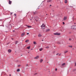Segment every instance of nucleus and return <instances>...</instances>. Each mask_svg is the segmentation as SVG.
Wrapping results in <instances>:
<instances>
[{"label": "nucleus", "mask_w": 76, "mask_h": 76, "mask_svg": "<svg viewBox=\"0 0 76 76\" xmlns=\"http://www.w3.org/2000/svg\"><path fill=\"white\" fill-rule=\"evenodd\" d=\"M71 29L74 30H76V25L72 26L71 27Z\"/></svg>", "instance_id": "1"}, {"label": "nucleus", "mask_w": 76, "mask_h": 76, "mask_svg": "<svg viewBox=\"0 0 76 76\" xmlns=\"http://www.w3.org/2000/svg\"><path fill=\"white\" fill-rule=\"evenodd\" d=\"M45 25H44V24L43 23L42 24V25L41 26V28L42 29H45Z\"/></svg>", "instance_id": "2"}, {"label": "nucleus", "mask_w": 76, "mask_h": 76, "mask_svg": "<svg viewBox=\"0 0 76 76\" xmlns=\"http://www.w3.org/2000/svg\"><path fill=\"white\" fill-rule=\"evenodd\" d=\"M54 35H60V33H56L54 34Z\"/></svg>", "instance_id": "3"}, {"label": "nucleus", "mask_w": 76, "mask_h": 76, "mask_svg": "<svg viewBox=\"0 0 76 76\" xmlns=\"http://www.w3.org/2000/svg\"><path fill=\"white\" fill-rule=\"evenodd\" d=\"M25 33L24 32H23L22 34H21V37H23L25 35Z\"/></svg>", "instance_id": "4"}, {"label": "nucleus", "mask_w": 76, "mask_h": 76, "mask_svg": "<svg viewBox=\"0 0 76 76\" xmlns=\"http://www.w3.org/2000/svg\"><path fill=\"white\" fill-rule=\"evenodd\" d=\"M8 51L9 53H11V52L12 51V50L10 49H9L8 50Z\"/></svg>", "instance_id": "5"}, {"label": "nucleus", "mask_w": 76, "mask_h": 76, "mask_svg": "<svg viewBox=\"0 0 76 76\" xmlns=\"http://www.w3.org/2000/svg\"><path fill=\"white\" fill-rule=\"evenodd\" d=\"M12 1H10V0H9V4H12Z\"/></svg>", "instance_id": "6"}, {"label": "nucleus", "mask_w": 76, "mask_h": 76, "mask_svg": "<svg viewBox=\"0 0 76 76\" xmlns=\"http://www.w3.org/2000/svg\"><path fill=\"white\" fill-rule=\"evenodd\" d=\"M39 57L38 56H37V57H35L34 58L35 59H37V58H39Z\"/></svg>", "instance_id": "7"}, {"label": "nucleus", "mask_w": 76, "mask_h": 76, "mask_svg": "<svg viewBox=\"0 0 76 76\" xmlns=\"http://www.w3.org/2000/svg\"><path fill=\"white\" fill-rule=\"evenodd\" d=\"M67 19V17H65L64 18V20H66Z\"/></svg>", "instance_id": "8"}, {"label": "nucleus", "mask_w": 76, "mask_h": 76, "mask_svg": "<svg viewBox=\"0 0 76 76\" xmlns=\"http://www.w3.org/2000/svg\"><path fill=\"white\" fill-rule=\"evenodd\" d=\"M47 3H50L51 2V0H48L47 1Z\"/></svg>", "instance_id": "9"}, {"label": "nucleus", "mask_w": 76, "mask_h": 76, "mask_svg": "<svg viewBox=\"0 0 76 76\" xmlns=\"http://www.w3.org/2000/svg\"><path fill=\"white\" fill-rule=\"evenodd\" d=\"M42 36V35H41V34H39L38 37H41Z\"/></svg>", "instance_id": "10"}, {"label": "nucleus", "mask_w": 76, "mask_h": 76, "mask_svg": "<svg viewBox=\"0 0 76 76\" xmlns=\"http://www.w3.org/2000/svg\"><path fill=\"white\" fill-rule=\"evenodd\" d=\"M65 3L66 4L67 3V0H65L64 1Z\"/></svg>", "instance_id": "11"}, {"label": "nucleus", "mask_w": 76, "mask_h": 76, "mask_svg": "<svg viewBox=\"0 0 76 76\" xmlns=\"http://www.w3.org/2000/svg\"><path fill=\"white\" fill-rule=\"evenodd\" d=\"M33 14L34 15H36L37 14V12L35 11V12H34Z\"/></svg>", "instance_id": "12"}, {"label": "nucleus", "mask_w": 76, "mask_h": 76, "mask_svg": "<svg viewBox=\"0 0 76 76\" xmlns=\"http://www.w3.org/2000/svg\"><path fill=\"white\" fill-rule=\"evenodd\" d=\"M29 42V40H26L25 41V42Z\"/></svg>", "instance_id": "13"}, {"label": "nucleus", "mask_w": 76, "mask_h": 76, "mask_svg": "<svg viewBox=\"0 0 76 76\" xmlns=\"http://www.w3.org/2000/svg\"><path fill=\"white\" fill-rule=\"evenodd\" d=\"M50 29H48L46 30V32H48V31H50Z\"/></svg>", "instance_id": "14"}, {"label": "nucleus", "mask_w": 76, "mask_h": 76, "mask_svg": "<svg viewBox=\"0 0 76 76\" xmlns=\"http://www.w3.org/2000/svg\"><path fill=\"white\" fill-rule=\"evenodd\" d=\"M57 43L58 44H61V43H60V42L58 41L57 42Z\"/></svg>", "instance_id": "15"}, {"label": "nucleus", "mask_w": 76, "mask_h": 76, "mask_svg": "<svg viewBox=\"0 0 76 76\" xmlns=\"http://www.w3.org/2000/svg\"><path fill=\"white\" fill-rule=\"evenodd\" d=\"M34 44V45H36V44H37V42H33Z\"/></svg>", "instance_id": "16"}, {"label": "nucleus", "mask_w": 76, "mask_h": 76, "mask_svg": "<svg viewBox=\"0 0 76 76\" xmlns=\"http://www.w3.org/2000/svg\"><path fill=\"white\" fill-rule=\"evenodd\" d=\"M43 61V60L42 59H40V63H42V62Z\"/></svg>", "instance_id": "17"}, {"label": "nucleus", "mask_w": 76, "mask_h": 76, "mask_svg": "<svg viewBox=\"0 0 76 76\" xmlns=\"http://www.w3.org/2000/svg\"><path fill=\"white\" fill-rule=\"evenodd\" d=\"M67 52H68V51L67 50H66L64 52V53H65V54H66V53H67Z\"/></svg>", "instance_id": "18"}, {"label": "nucleus", "mask_w": 76, "mask_h": 76, "mask_svg": "<svg viewBox=\"0 0 76 76\" xmlns=\"http://www.w3.org/2000/svg\"><path fill=\"white\" fill-rule=\"evenodd\" d=\"M17 72H20V69H18L17 70Z\"/></svg>", "instance_id": "19"}, {"label": "nucleus", "mask_w": 76, "mask_h": 76, "mask_svg": "<svg viewBox=\"0 0 76 76\" xmlns=\"http://www.w3.org/2000/svg\"><path fill=\"white\" fill-rule=\"evenodd\" d=\"M42 48H41L40 49H39V50L40 51H42Z\"/></svg>", "instance_id": "20"}, {"label": "nucleus", "mask_w": 76, "mask_h": 76, "mask_svg": "<svg viewBox=\"0 0 76 76\" xmlns=\"http://www.w3.org/2000/svg\"><path fill=\"white\" fill-rule=\"evenodd\" d=\"M27 26L28 28H31V26Z\"/></svg>", "instance_id": "21"}, {"label": "nucleus", "mask_w": 76, "mask_h": 76, "mask_svg": "<svg viewBox=\"0 0 76 76\" xmlns=\"http://www.w3.org/2000/svg\"><path fill=\"white\" fill-rule=\"evenodd\" d=\"M30 47H31L29 46L28 47H27V48L28 49H29V48H30Z\"/></svg>", "instance_id": "22"}, {"label": "nucleus", "mask_w": 76, "mask_h": 76, "mask_svg": "<svg viewBox=\"0 0 76 76\" xmlns=\"http://www.w3.org/2000/svg\"><path fill=\"white\" fill-rule=\"evenodd\" d=\"M65 64H66L64 63H63L62 64V66H64V65H65Z\"/></svg>", "instance_id": "23"}, {"label": "nucleus", "mask_w": 76, "mask_h": 76, "mask_svg": "<svg viewBox=\"0 0 76 76\" xmlns=\"http://www.w3.org/2000/svg\"><path fill=\"white\" fill-rule=\"evenodd\" d=\"M76 69H73V72H75L76 71Z\"/></svg>", "instance_id": "24"}, {"label": "nucleus", "mask_w": 76, "mask_h": 76, "mask_svg": "<svg viewBox=\"0 0 76 76\" xmlns=\"http://www.w3.org/2000/svg\"><path fill=\"white\" fill-rule=\"evenodd\" d=\"M49 48V47L48 46H47L45 47V48H47L48 49Z\"/></svg>", "instance_id": "25"}, {"label": "nucleus", "mask_w": 76, "mask_h": 76, "mask_svg": "<svg viewBox=\"0 0 76 76\" xmlns=\"http://www.w3.org/2000/svg\"><path fill=\"white\" fill-rule=\"evenodd\" d=\"M18 41H16L15 42V44H17V43H18Z\"/></svg>", "instance_id": "26"}, {"label": "nucleus", "mask_w": 76, "mask_h": 76, "mask_svg": "<svg viewBox=\"0 0 76 76\" xmlns=\"http://www.w3.org/2000/svg\"><path fill=\"white\" fill-rule=\"evenodd\" d=\"M29 66V65H28V64H26V67H27V66Z\"/></svg>", "instance_id": "27"}, {"label": "nucleus", "mask_w": 76, "mask_h": 76, "mask_svg": "<svg viewBox=\"0 0 76 76\" xmlns=\"http://www.w3.org/2000/svg\"><path fill=\"white\" fill-rule=\"evenodd\" d=\"M69 47H70L71 48H72V46H70V45H69Z\"/></svg>", "instance_id": "28"}, {"label": "nucleus", "mask_w": 76, "mask_h": 76, "mask_svg": "<svg viewBox=\"0 0 76 76\" xmlns=\"http://www.w3.org/2000/svg\"><path fill=\"white\" fill-rule=\"evenodd\" d=\"M72 40V39L70 38H69V41H71Z\"/></svg>", "instance_id": "29"}, {"label": "nucleus", "mask_w": 76, "mask_h": 76, "mask_svg": "<svg viewBox=\"0 0 76 76\" xmlns=\"http://www.w3.org/2000/svg\"><path fill=\"white\" fill-rule=\"evenodd\" d=\"M20 65H18V67H20Z\"/></svg>", "instance_id": "30"}, {"label": "nucleus", "mask_w": 76, "mask_h": 76, "mask_svg": "<svg viewBox=\"0 0 76 76\" xmlns=\"http://www.w3.org/2000/svg\"><path fill=\"white\" fill-rule=\"evenodd\" d=\"M12 32H15V31L13 30L12 31Z\"/></svg>", "instance_id": "31"}, {"label": "nucleus", "mask_w": 76, "mask_h": 76, "mask_svg": "<svg viewBox=\"0 0 76 76\" xmlns=\"http://www.w3.org/2000/svg\"><path fill=\"white\" fill-rule=\"evenodd\" d=\"M63 25H64V22H63Z\"/></svg>", "instance_id": "32"}, {"label": "nucleus", "mask_w": 76, "mask_h": 76, "mask_svg": "<svg viewBox=\"0 0 76 76\" xmlns=\"http://www.w3.org/2000/svg\"><path fill=\"white\" fill-rule=\"evenodd\" d=\"M57 69H55V71H57Z\"/></svg>", "instance_id": "33"}, {"label": "nucleus", "mask_w": 76, "mask_h": 76, "mask_svg": "<svg viewBox=\"0 0 76 76\" xmlns=\"http://www.w3.org/2000/svg\"><path fill=\"white\" fill-rule=\"evenodd\" d=\"M61 56V53L59 55V56Z\"/></svg>", "instance_id": "34"}, {"label": "nucleus", "mask_w": 76, "mask_h": 76, "mask_svg": "<svg viewBox=\"0 0 76 76\" xmlns=\"http://www.w3.org/2000/svg\"><path fill=\"white\" fill-rule=\"evenodd\" d=\"M37 73H35L34 75H37Z\"/></svg>", "instance_id": "35"}, {"label": "nucleus", "mask_w": 76, "mask_h": 76, "mask_svg": "<svg viewBox=\"0 0 76 76\" xmlns=\"http://www.w3.org/2000/svg\"><path fill=\"white\" fill-rule=\"evenodd\" d=\"M33 17H32L31 18V19H33Z\"/></svg>", "instance_id": "36"}, {"label": "nucleus", "mask_w": 76, "mask_h": 76, "mask_svg": "<svg viewBox=\"0 0 76 76\" xmlns=\"http://www.w3.org/2000/svg\"><path fill=\"white\" fill-rule=\"evenodd\" d=\"M75 66H76V63H75Z\"/></svg>", "instance_id": "37"}, {"label": "nucleus", "mask_w": 76, "mask_h": 76, "mask_svg": "<svg viewBox=\"0 0 76 76\" xmlns=\"http://www.w3.org/2000/svg\"><path fill=\"white\" fill-rule=\"evenodd\" d=\"M14 15H15V16H16V14H14Z\"/></svg>", "instance_id": "38"}, {"label": "nucleus", "mask_w": 76, "mask_h": 76, "mask_svg": "<svg viewBox=\"0 0 76 76\" xmlns=\"http://www.w3.org/2000/svg\"><path fill=\"white\" fill-rule=\"evenodd\" d=\"M59 53H58L57 54H56L57 56V55H58V54H59Z\"/></svg>", "instance_id": "39"}, {"label": "nucleus", "mask_w": 76, "mask_h": 76, "mask_svg": "<svg viewBox=\"0 0 76 76\" xmlns=\"http://www.w3.org/2000/svg\"><path fill=\"white\" fill-rule=\"evenodd\" d=\"M27 35H29V33H27Z\"/></svg>", "instance_id": "40"}, {"label": "nucleus", "mask_w": 76, "mask_h": 76, "mask_svg": "<svg viewBox=\"0 0 76 76\" xmlns=\"http://www.w3.org/2000/svg\"><path fill=\"white\" fill-rule=\"evenodd\" d=\"M53 53H55V52H53Z\"/></svg>", "instance_id": "41"}, {"label": "nucleus", "mask_w": 76, "mask_h": 76, "mask_svg": "<svg viewBox=\"0 0 76 76\" xmlns=\"http://www.w3.org/2000/svg\"><path fill=\"white\" fill-rule=\"evenodd\" d=\"M35 20H36L37 21V22L38 21V20H37L36 19H35Z\"/></svg>", "instance_id": "42"}, {"label": "nucleus", "mask_w": 76, "mask_h": 76, "mask_svg": "<svg viewBox=\"0 0 76 76\" xmlns=\"http://www.w3.org/2000/svg\"><path fill=\"white\" fill-rule=\"evenodd\" d=\"M52 11H53V12H54V10H52Z\"/></svg>", "instance_id": "43"}, {"label": "nucleus", "mask_w": 76, "mask_h": 76, "mask_svg": "<svg viewBox=\"0 0 76 76\" xmlns=\"http://www.w3.org/2000/svg\"><path fill=\"white\" fill-rule=\"evenodd\" d=\"M32 19L31 18L30 19V20H32Z\"/></svg>", "instance_id": "44"}, {"label": "nucleus", "mask_w": 76, "mask_h": 76, "mask_svg": "<svg viewBox=\"0 0 76 76\" xmlns=\"http://www.w3.org/2000/svg\"><path fill=\"white\" fill-rule=\"evenodd\" d=\"M50 6H51V5H50Z\"/></svg>", "instance_id": "45"}, {"label": "nucleus", "mask_w": 76, "mask_h": 76, "mask_svg": "<svg viewBox=\"0 0 76 76\" xmlns=\"http://www.w3.org/2000/svg\"><path fill=\"white\" fill-rule=\"evenodd\" d=\"M44 41V40H42V41Z\"/></svg>", "instance_id": "46"}, {"label": "nucleus", "mask_w": 76, "mask_h": 76, "mask_svg": "<svg viewBox=\"0 0 76 76\" xmlns=\"http://www.w3.org/2000/svg\"><path fill=\"white\" fill-rule=\"evenodd\" d=\"M74 24H76V23H74Z\"/></svg>", "instance_id": "47"}, {"label": "nucleus", "mask_w": 76, "mask_h": 76, "mask_svg": "<svg viewBox=\"0 0 76 76\" xmlns=\"http://www.w3.org/2000/svg\"><path fill=\"white\" fill-rule=\"evenodd\" d=\"M10 76H11V75H10Z\"/></svg>", "instance_id": "48"}, {"label": "nucleus", "mask_w": 76, "mask_h": 76, "mask_svg": "<svg viewBox=\"0 0 76 76\" xmlns=\"http://www.w3.org/2000/svg\"><path fill=\"white\" fill-rule=\"evenodd\" d=\"M28 53H29V52H28Z\"/></svg>", "instance_id": "49"}, {"label": "nucleus", "mask_w": 76, "mask_h": 76, "mask_svg": "<svg viewBox=\"0 0 76 76\" xmlns=\"http://www.w3.org/2000/svg\"><path fill=\"white\" fill-rule=\"evenodd\" d=\"M46 15H48V14H46Z\"/></svg>", "instance_id": "50"}, {"label": "nucleus", "mask_w": 76, "mask_h": 76, "mask_svg": "<svg viewBox=\"0 0 76 76\" xmlns=\"http://www.w3.org/2000/svg\"><path fill=\"white\" fill-rule=\"evenodd\" d=\"M31 50H32V49H31Z\"/></svg>", "instance_id": "51"}, {"label": "nucleus", "mask_w": 76, "mask_h": 76, "mask_svg": "<svg viewBox=\"0 0 76 76\" xmlns=\"http://www.w3.org/2000/svg\"><path fill=\"white\" fill-rule=\"evenodd\" d=\"M72 19H73V17L72 18Z\"/></svg>", "instance_id": "52"}, {"label": "nucleus", "mask_w": 76, "mask_h": 76, "mask_svg": "<svg viewBox=\"0 0 76 76\" xmlns=\"http://www.w3.org/2000/svg\"><path fill=\"white\" fill-rule=\"evenodd\" d=\"M50 15H51V13H50Z\"/></svg>", "instance_id": "53"}, {"label": "nucleus", "mask_w": 76, "mask_h": 76, "mask_svg": "<svg viewBox=\"0 0 76 76\" xmlns=\"http://www.w3.org/2000/svg\"><path fill=\"white\" fill-rule=\"evenodd\" d=\"M47 63H48V62H47Z\"/></svg>", "instance_id": "54"}, {"label": "nucleus", "mask_w": 76, "mask_h": 76, "mask_svg": "<svg viewBox=\"0 0 76 76\" xmlns=\"http://www.w3.org/2000/svg\"><path fill=\"white\" fill-rule=\"evenodd\" d=\"M21 56H22V55H21Z\"/></svg>", "instance_id": "55"}]
</instances>
